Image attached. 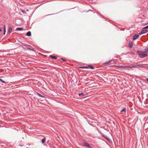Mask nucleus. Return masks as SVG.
Returning <instances> with one entry per match:
<instances>
[{
	"mask_svg": "<svg viewBox=\"0 0 148 148\" xmlns=\"http://www.w3.org/2000/svg\"><path fill=\"white\" fill-rule=\"evenodd\" d=\"M87 67V66H80L79 67L80 68H82V69H84V68L88 69V68Z\"/></svg>",
	"mask_w": 148,
	"mask_h": 148,
	"instance_id": "19",
	"label": "nucleus"
},
{
	"mask_svg": "<svg viewBox=\"0 0 148 148\" xmlns=\"http://www.w3.org/2000/svg\"><path fill=\"white\" fill-rule=\"evenodd\" d=\"M12 31V28L11 27H9L8 30V32L9 33H10Z\"/></svg>",
	"mask_w": 148,
	"mask_h": 148,
	"instance_id": "17",
	"label": "nucleus"
},
{
	"mask_svg": "<svg viewBox=\"0 0 148 148\" xmlns=\"http://www.w3.org/2000/svg\"><path fill=\"white\" fill-rule=\"evenodd\" d=\"M36 94L37 95H38V96L39 97H40L42 98H45L44 96H43L42 95H40V94L38 92H36Z\"/></svg>",
	"mask_w": 148,
	"mask_h": 148,
	"instance_id": "11",
	"label": "nucleus"
},
{
	"mask_svg": "<svg viewBox=\"0 0 148 148\" xmlns=\"http://www.w3.org/2000/svg\"><path fill=\"white\" fill-rule=\"evenodd\" d=\"M78 95L79 96H81V95H82L83 96H84L85 95L83 93H79V94Z\"/></svg>",
	"mask_w": 148,
	"mask_h": 148,
	"instance_id": "20",
	"label": "nucleus"
},
{
	"mask_svg": "<svg viewBox=\"0 0 148 148\" xmlns=\"http://www.w3.org/2000/svg\"><path fill=\"white\" fill-rule=\"evenodd\" d=\"M30 47H31V48H29V47H26V49L27 50H32L33 51H34V49L32 47H31V46H30Z\"/></svg>",
	"mask_w": 148,
	"mask_h": 148,
	"instance_id": "8",
	"label": "nucleus"
},
{
	"mask_svg": "<svg viewBox=\"0 0 148 148\" xmlns=\"http://www.w3.org/2000/svg\"><path fill=\"white\" fill-rule=\"evenodd\" d=\"M41 140H42V143L43 144L44 143H45V141H46V138H43V139H42Z\"/></svg>",
	"mask_w": 148,
	"mask_h": 148,
	"instance_id": "15",
	"label": "nucleus"
},
{
	"mask_svg": "<svg viewBox=\"0 0 148 148\" xmlns=\"http://www.w3.org/2000/svg\"><path fill=\"white\" fill-rule=\"evenodd\" d=\"M113 62V63H114V62L112 60H111L109 61L106 62L104 63V64H106V65H108V64H109L111 62Z\"/></svg>",
	"mask_w": 148,
	"mask_h": 148,
	"instance_id": "7",
	"label": "nucleus"
},
{
	"mask_svg": "<svg viewBox=\"0 0 148 148\" xmlns=\"http://www.w3.org/2000/svg\"><path fill=\"white\" fill-rule=\"evenodd\" d=\"M146 79H147V80L148 82V78H147Z\"/></svg>",
	"mask_w": 148,
	"mask_h": 148,
	"instance_id": "29",
	"label": "nucleus"
},
{
	"mask_svg": "<svg viewBox=\"0 0 148 148\" xmlns=\"http://www.w3.org/2000/svg\"><path fill=\"white\" fill-rule=\"evenodd\" d=\"M23 28L22 27H18L16 28V30L21 31V30H23Z\"/></svg>",
	"mask_w": 148,
	"mask_h": 148,
	"instance_id": "12",
	"label": "nucleus"
},
{
	"mask_svg": "<svg viewBox=\"0 0 148 148\" xmlns=\"http://www.w3.org/2000/svg\"><path fill=\"white\" fill-rule=\"evenodd\" d=\"M83 144L84 146L85 147H87L89 148H92V147L87 143L84 142L83 143Z\"/></svg>",
	"mask_w": 148,
	"mask_h": 148,
	"instance_id": "3",
	"label": "nucleus"
},
{
	"mask_svg": "<svg viewBox=\"0 0 148 148\" xmlns=\"http://www.w3.org/2000/svg\"><path fill=\"white\" fill-rule=\"evenodd\" d=\"M49 56L50 58H52L53 59H54L55 60H56L57 59V58L56 56H53L51 55H50Z\"/></svg>",
	"mask_w": 148,
	"mask_h": 148,
	"instance_id": "18",
	"label": "nucleus"
},
{
	"mask_svg": "<svg viewBox=\"0 0 148 148\" xmlns=\"http://www.w3.org/2000/svg\"><path fill=\"white\" fill-rule=\"evenodd\" d=\"M126 108H125L123 109L122 110H121V112H126Z\"/></svg>",
	"mask_w": 148,
	"mask_h": 148,
	"instance_id": "21",
	"label": "nucleus"
},
{
	"mask_svg": "<svg viewBox=\"0 0 148 148\" xmlns=\"http://www.w3.org/2000/svg\"><path fill=\"white\" fill-rule=\"evenodd\" d=\"M26 35L28 36H31V33L29 31L26 34Z\"/></svg>",
	"mask_w": 148,
	"mask_h": 148,
	"instance_id": "13",
	"label": "nucleus"
},
{
	"mask_svg": "<svg viewBox=\"0 0 148 148\" xmlns=\"http://www.w3.org/2000/svg\"><path fill=\"white\" fill-rule=\"evenodd\" d=\"M2 31V29H1L0 28V32H1Z\"/></svg>",
	"mask_w": 148,
	"mask_h": 148,
	"instance_id": "26",
	"label": "nucleus"
},
{
	"mask_svg": "<svg viewBox=\"0 0 148 148\" xmlns=\"http://www.w3.org/2000/svg\"><path fill=\"white\" fill-rule=\"evenodd\" d=\"M117 66L119 68H121V69H124L125 68H128L127 67V66H123V65H119V66Z\"/></svg>",
	"mask_w": 148,
	"mask_h": 148,
	"instance_id": "6",
	"label": "nucleus"
},
{
	"mask_svg": "<svg viewBox=\"0 0 148 148\" xmlns=\"http://www.w3.org/2000/svg\"><path fill=\"white\" fill-rule=\"evenodd\" d=\"M87 68H88H88H90V69H94V66H91V65H88V66H87Z\"/></svg>",
	"mask_w": 148,
	"mask_h": 148,
	"instance_id": "10",
	"label": "nucleus"
},
{
	"mask_svg": "<svg viewBox=\"0 0 148 148\" xmlns=\"http://www.w3.org/2000/svg\"><path fill=\"white\" fill-rule=\"evenodd\" d=\"M3 28H4V33L3 34L4 35H5V33L6 32V27L5 25H4L3 26Z\"/></svg>",
	"mask_w": 148,
	"mask_h": 148,
	"instance_id": "14",
	"label": "nucleus"
},
{
	"mask_svg": "<svg viewBox=\"0 0 148 148\" xmlns=\"http://www.w3.org/2000/svg\"><path fill=\"white\" fill-rule=\"evenodd\" d=\"M143 32V33H147V29H145L144 28H143L142 29V30H141Z\"/></svg>",
	"mask_w": 148,
	"mask_h": 148,
	"instance_id": "9",
	"label": "nucleus"
},
{
	"mask_svg": "<svg viewBox=\"0 0 148 148\" xmlns=\"http://www.w3.org/2000/svg\"><path fill=\"white\" fill-rule=\"evenodd\" d=\"M144 28L145 29H147L148 28V25H147V26H146L145 27H144Z\"/></svg>",
	"mask_w": 148,
	"mask_h": 148,
	"instance_id": "24",
	"label": "nucleus"
},
{
	"mask_svg": "<svg viewBox=\"0 0 148 148\" xmlns=\"http://www.w3.org/2000/svg\"><path fill=\"white\" fill-rule=\"evenodd\" d=\"M5 80V78L3 77H0V81L4 83H6V82L4 81Z\"/></svg>",
	"mask_w": 148,
	"mask_h": 148,
	"instance_id": "4",
	"label": "nucleus"
},
{
	"mask_svg": "<svg viewBox=\"0 0 148 148\" xmlns=\"http://www.w3.org/2000/svg\"><path fill=\"white\" fill-rule=\"evenodd\" d=\"M144 34V33H143V32H142V31H141V32H140V33H139V34H138V35H141L142 34Z\"/></svg>",
	"mask_w": 148,
	"mask_h": 148,
	"instance_id": "23",
	"label": "nucleus"
},
{
	"mask_svg": "<svg viewBox=\"0 0 148 148\" xmlns=\"http://www.w3.org/2000/svg\"><path fill=\"white\" fill-rule=\"evenodd\" d=\"M113 64V63H111V64H110V65Z\"/></svg>",
	"mask_w": 148,
	"mask_h": 148,
	"instance_id": "28",
	"label": "nucleus"
},
{
	"mask_svg": "<svg viewBox=\"0 0 148 148\" xmlns=\"http://www.w3.org/2000/svg\"><path fill=\"white\" fill-rule=\"evenodd\" d=\"M137 53L139 55V57L141 58L146 57L147 56V53L145 51H142L138 50Z\"/></svg>",
	"mask_w": 148,
	"mask_h": 148,
	"instance_id": "1",
	"label": "nucleus"
},
{
	"mask_svg": "<svg viewBox=\"0 0 148 148\" xmlns=\"http://www.w3.org/2000/svg\"><path fill=\"white\" fill-rule=\"evenodd\" d=\"M143 64H138V63H134L131 65L128 66V68H130L132 69V68H138V66H139L140 67H143Z\"/></svg>",
	"mask_w": 148,
	"mask_h": 148,
	"instance_id": "2",
	"label": "nucleus"
},
{
	"mask_svg": "<svg viewBox=\"0 0 148 148\" xmlns=\"http://www.w3.org/2000/svg\"><path fill=\"white\" fill-rule=\"evenodd\" d=\"M142 65L143 67H148V64H143Z\"/></svg>",
	"mask_w": 148,
	"mask_h": 148,
	"instance_id": "16",
	"label": "nucleus"
},
{
	"mask_svg": "<svg viewBox=\"0 0 148 148\" xmlns=\"http://www.w3.org/2000/svg\"><path fill=\"white\" fill-rule=\"evenodd\" d=\"M146 51L148 52V48L147 49Z\"/></svg>",
	"mask_w": 148,
	"mask_h": 148,
	"instance_id": "27",
	"label": "nucleus"
},
{
	"mask_svg": "<svg viewBox=\"0 0 148 148\" xmlns=\"http://www.w3.org/2000/svg\"><path fill=\"white\" fill-rule=\"evenodd\" d=\"M61 59L63 61H66V60H65L63 58H61Z\"/></svg>",
	"mask_w": 148,
	"mask_h": 148,
	"instance_id": "25",
	"label": "nucleus"
},
{
	"mask_svg": "<svg viewBox=\"0 0 148 148\" xmlns=\"http://www.w3.org/2000/svg\"><path fill=\"white\" fill-rule=\"evenodd\" d=\"M139 37V35L135 34L133 36V40H135Z\"/></svg>",
	"mask_w": 148,
	"mask_h": 148,
	"instance_id": "5",
	"label": "nucleus"
},
{
	"mask_svg": "<svg viewBox=\"0 0 148 148\" xmlns=\"http://www.w3.org/2000/svg\"><path fill=\"white\" fill-rule=\"evenodd\" d=\"M129 47L130 48H132V43L129 44Z\"/></svg>",
	"mask_w": 148,
	"mask_h": 148,
	"instance_id": "22",
	"label": "nucleus"
}]
</instances>
